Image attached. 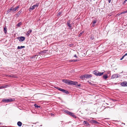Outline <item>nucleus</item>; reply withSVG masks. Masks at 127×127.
Listing matches in <instances>:
<instances>
[{
  "label": "nucleus",
  "instance_id": "6ab92c4d",
  "mask_svg": "<svg viewBox=\"0 0 127 127\" xmlns=\"http://www.w3.org/2000/svg\"><path fill=\"white\" fill-rule=\"evenodd\" d=\"M13 10L12 7H11L10 8L8 9L7 10V12L8 13H9L11 11Z\"/></svg>",
  "mask_w": 127,
  "mask_h": 127
},
{
  "label": "nucleus",
  "instance_id": "3c124183",
  "mask_svg": "<svg viewBox=\"0 0 127 127\" xmlns=\"http://www.w3.org/2000/svg\"><path fill=\"white\" fill-rule=\"evenodd\" d=\"M110 72H108L107 73H108V74H109V73H110Z\"/></svg>",
  "mask_w": 127,
  "mask_h": 127
},
{
  "label": "nucleus",
  "instance_id": "37998d69",
  "mask_svg": "<svg viewBox=\"0 0 127 127\" xmlns=\"http://www.w3.org/2000/svg\"><path fill=\"white\" fill-rule=\"evenodd\" d=\"M73 45V44H69V46L70 47H71V46H72Z\"/></svg>",
  "mask_w": 127,
  "mask_h": 127
},
{
  "label": "nucleus",
  "instance_id": "393cba45",
  "mask_svg": "<svg viewBox=\"0 0 127 127\" xmlns=\"http://www.w3.org/2000/svg\"><path fill=\"white\" fill-rule=\"evenodd\" d=\"M78 61L77 60H70L69 61L70 62H76L77 61Z\"/></svg>",
  "mask_w": 127,
  "mask_h": 127
},
{
  "label": "nucleus",
  "instance_id": "6e6552de",
  "mask_svg": "<svg viewBox=\"0 0 127 127\" xmlns=\"http://www.w3.org/2000/svg\"><path fill=\"white\" fill-rule=\"evenodd\" d=\"M85 78H90L91 77H92V74H85L84 75Z\"/></svg>",
  "mask_w": 127,
  "mask_h": 127
},
{
  "label": "nucleus",
  "instance_id": "2f4dec72",
  "mask_svg": "<svg viewBox=\"0 0 127 127\" xmlns=\"http://www.w3.org/2000/svg\"><path fill=\"white\" fill-rule=\"evenodd\" d=\"M4 88H6L9 87V85H4L3 86Z\"/></svg>",
  "mask_w": 127,
  "mask_h": 127
},
{
  "label": "nucleus",
  "instance_id": "473e14b6",
  "mask_svg": "<svg viewBox=\"0 0 127 127\" xmlns=\"http://www.w3.org/2000/svg\"><path fill=\"white\" fill-rule=\"evenodd\" d=\"M94 120H93V119H91V120H88V121H89V122H91V123H93V121Z\"/></svg>",
  "mask_w": 127,
  "mask_h": 127
},
{
  "label": "nucleus",
  "instance_id": "4468645a",
  "mask_svg": "<svg viewBox=\"0 0 127 127\" xmlns=\"http://www.w3.org/2000/svg\"><path fill=\"white\" fill-rule=\"evenodd\" d=\"M83 124L86 125V126H90V125L88 122L87 121H84L83 123Z\"/></svg>",
  "mask_w": 127,
  "mask_h": 127
},
{
  "label": "nucleus",
  "instance_id": "20e7f679",
  "mask_svg": "<svg viewBox=\"0 0 127 127\" xmlns=\"http://www.w3.org/2000/svg\"><path fill=\"white\" fill-rule=\"evenodd\" d=\"M39 5L38 3H36V4L33 5L32 6H31L29 9V10L30 11H31L32 10L34 9L35 7H37Z\"/></svg>",
  "mask_w": 127,
  "mask_h": 127
},
{
  "label": "nucleus",
  "instance_id": "a18cd8bd",
  "mask_svg": "<svg viewBox=\"0 0 127 127\" xmlns=\"http://www.w3.org/2000/svg\"><path fill=\"white\" fill-rule=\"evenodd\" d=\"M93 121V123H95L96 121H95V120H94Z\"/></svg>",
  "mask_w": 127,
  "mask_h": 127
},
{
  "label": "nucleus",
  "instance_id": "09e8293b",
  "mask_svg": "<svg viewBox=\"0 0 127 127\" xmlns=\"http://www.w3.org/2000/svg\"><path fill=\"white\" fill-rule=\"evenodd\" d=\"M125 11V13H127V10L126 11Z\"/></svg>",
  "mask_w": 127,
  "mask_h": 127
},
{
  "label": "nucleus",
  "instance_id": "9b49d317",
  "mask_svg": "<svg viewBox=\"0 0 127 127\" xmlns=\"http://www.w3.org/2000/svg\"><path fill=\"white\" fill-rule=\"evenodd\" d=\"M32 30L31 29H29V31L27 32L26 35L28 36H29L32 32Z\"/></svg>",
  "mask_w": 127,
  "mask_h": 127
},
{
  "label": "nucleus",
  "instance_id": "e433bc0d",
  "mask_svg": "<svg viewBox=\"0 0 127 127\" xmlns=\"http://www.w3.org/2000/svg\"><path fill=\"white\" fill-rule=\"evenodd\" d=\"M124 57H125L124 56H122V57L120 58V60H122L123 59V58H124Z\"/></svg>",
  "mask_w": 127,
  "mask_h": 127
},
{
  "label": "nucleus",
  "instance_id": "72a5a7b5",
  "mask_svg": "<svg viewBox=\"0 0 127 127\" xmlns=\"http://www.w3.org/2000/svg\"><path fill=\"white\" fill-rule=\"evenodd\" d=\"M55 88L56 89H58L59 90V89H60L61 88H59L58 87H55Z\"/></svg>",
  "mask_w": 127,
  "mask_h": 127
},
{
  "label": "nucleus",
  "instance_id": "4be33fe9",
  "mask_svg": "<svg viewBox=\"0 0 127 127\" xmlns=\"http://www.w3.org/2000/svg\"><path fill=\"white\" fill-rule=\"evenodd\" d=\"M80 78L83 80L85 78L84 75H82L80 77Z\"/></svg>",
  "mask_w": 127,
  "mask_h": 127
},
{
  "label": "nucleus",
  "instance_id": "f03ea898",
  "mask_svg": "<svg viewBox=\"0 0 127 127\" xmlns=\"http://www.w3.org/2000/svg\"><path fill=\"white\" fill-rule=\"evenodd\" d=\"M93 73L97 76H101L103 74L104 72H100L95 70L93 71Z\"/></svg>",
  "mask_w": 127,
  "mask_h": 127
},
{
  "label": "nucleus",
  "instance_id": "603ef678",
  "mask_svg": "<svg viewBox=\"0 0 127 127\" xmlns=\"http://www.w3.org/2000/svg\"><path fill=\"white\" fill-rule=\"evenodd\" d=\"M1 102H0V104H1ZM0 105H1V104H0Z\"/></svg>",
  "mask_w": 127,
  "mask_h": 127
},
{
  "label": "nucleus",
  "instance_id": "412c9836",
  "mask_svg": "<svg viewBox=\"0 0 127 127\" xmlns=\"http://www.w3.org/2000/svg\"><path fill=\"white\" fill-rule=\"evenodd\" d=\"M25 46H18L17 47V49H21L23 48H24Z\"/></svg>",
  "mask_w": 127,
  "mask_h": 127
},
{
  "label": "nucleus",
  "instance_id": "a19ab883",
  "mask_svg": "<svg viewBox=\"0 0 127 127\" xmlns=\"http://www.w3.org/2000/svg\"><path fill=\"white\" fill-rule=\"evenodd\" d=\"M90 84L92 86H94L95 85V84H92L90 82Z\"/></svg>",
  "mask_w": 127,
  "mask_h": 127
},
{
  "label": "nucleus",
  "instance_id": "c756f323",
  "mask_svg": "<svg viewBox=\"0 0 127 127\" xmlns=\"http://www.w3.org/2000/svg\"><path fill=\"white\" fill-rule=\"evenodd\" d=\"M62 13V12H59L58 13V15H57V16H60L61 15Z\"/></svg>",
  "mask_w": 127,
  "mask_h": 127
},
{
  "label": "nucleus",
  "instance_id": "39448f33",
  "mask_svg": "<svg viewBox=\"0 0 127 127\" xmlns=\"http://www.w3.org/2000/svg\"><path fill=\"white\" fill-rule=\"evenodd\" d=\"M17 39L19 40L20 42H22L25 39V37L24 36H21L17 38Z\"/></svg>",
  "mask_w": 127,
  "mask_h": 127
},
{
  "label": "nucleus",
  "instance_id": "b1692460",
  "mask_svg": "<svg viewBox=\"0 0 127 127\" xmlns=\"http://www.w3.org/2000/svg\"><path fill=\"white\" fill-rule=\"evenodd\" d=\"M103 78L105 79H106L108 78V76L106 74L105 75H104L103 76Z\"/></svg>",
  "mask_w": 127,
  "mask_h": 127
},
{
  "label": "nucleus",
  "instance_id": "bb28decb",
  "mask_svg": "<svg viewBox=\"0 0 127 127\" xmlns=\"http://www.w3.org/2000/svg\"><path fill=\"white\" fill-rule=\"evenodd\" d=\"M7 99H2V101L3 102H5L6 103H7Z\"/></svg>",
  "mask_w": 127,
  "mask_h": 127
},
{
  "label": "nucleus",
  "instance_id": "f3484780",
  "mask_svg": "<svg viewBox=\"0 0 127 127\" xmlns=\"http://www.w3.org/2000/svg\"><path fill=\"white\" fill-rule=\"evenodd\" d=\"M36 56H37V57L38 56L39 57V56H40V55H35L32 56H31V57L30 58H31V59H34V58H35L36 57Z\"/></svg>",
  "mask_w": 127,
  "mask_h": 127
},
{
  "label": "nucleus",
  "instance_id": "1a4fd4ad",
  "mask_svg": "<svg viewBox=\"0 0 127 127\" xmlns=\"http://www.w3.org/2000/svg\"><path fill=\"white\" fill-rule=\"evenodd\" d=\"M22 9H21L19 11H18L16 14V17H18L19 16V15L22 13Z\"/></svg>",
  "mask_w": 127,
  "mask_h": 127
},
{
  "label": "nucleus",
  "instance_id": "dca6fc26",
  "mask_svg": "<svg viewBox=\"0 0 127 127\" xmlns=\"http://www.w3.org/2000/svg\"><path fill=\"white\" fill-rule=\"evenodd\" d=\"M17 125L19 127H21L22 125V123L21 122L19 121L17 123Z\"/></svg>",
  "mask_w": 127,
  "mask_h": 127
},
{
  "label": "nucleus",
  "instance_id": "cd10ccee",
  "mask_svg": "<svg viewBox=\"0 0 127 127\" xmlns=\"http://www.w3.org/2000/svg\"><path fill=\"white\" fill-rule=\"evenodd\" d=\"M34 106L35 107H36L37 108L40 107V106L36 104H34Z\"/></svg>",
  "mask_w": 127,
  "mask_h": 127
},
{
  "label": "nucleus",
  "instance_id": "5701e85b",
  "mask_svg": "<svg viewBox=\"0 0 127 127\" xmlns=\"http://www.w3.org/2000/svg\"><path fill=\"white\" fill-rule=\"evenodd\" d=\"M7 103H9L12 102L13 101V99H7Z\"/></svg>",
  "mask_w": 127,
  "mask_h": 127
},
{
  "label": "nucleus",
  "instance_id": "ddd939ff",
  "mask_svg": "<svg viewBox=\"0 0 127 127\" xmlns=\"http://www.w3.org/2000/svg\"><path fill=\"white\" fill-rule=\"evenodd\" d=\"M19 8V5H18L16 6L15 8H14L13 7H12V9H13V12H14V11H15L16 10Z\"/></svg>",
  "mask_w": 127,
  "mask_h": 127
},
{
  "label": "nucleus",
  "instance_id": "864d4df0",
  "mask_svg": "<svg viewBox=\"0 0 127 127\" xmlns=\"http://www.w3.org/2000/svg\"><path fill=\"white\" fill-rule=\"evenodd\" d=\"M42 126V125H41L40 126Z\"/></svg>",
  "mask_w": 127,
  "mask_h": 127
},
{
  "label": "nucleus",
  "instance_id": "2eb2a0df",
  "mask_svg": "<svg viewBox=\"0 0 127 127\" xmlns=\"http://www.w3.org/2000/svg\"><path fill=\"white\" fill-rule=\"evenodd\" d=\"M97 20H94L92 21V25L93 27H94L95 26V23L97 22Z\"/></svg>",
  "mask_w": 127,
  "mask_h": 127
},
{
  "label": "nucleus",
  "instance_id": "de8ad7c7",
  "mask_svg": "<svg viewBox=\"0 0 127 127\" xmlns=\"http://www.w3.org/2000/svg\"><path fill=\"white\" fill-rule=\"evenodd\" d=\"M111 0H108V2L109 3H110Z\"/></svg>",
  "mask_w": 127,
  "mask_h": 127
},
{
  "label": "nucleus",
  "instance_id": "c85d7f7f",
  "mask_svg": "<svg viewBox=\"0 0 127 127\" xmlns=\"http://www.w3.org/2000/svg\"><path fill=\"white\" fill-rule=\"evenodd\" d=\"M21 25L22 23L21 22H20L17 24V25L18 27H19Z\"/></svg>",
  "mask_w": 127,
  "mask_h": 127
},
{
  "label": "nucleus",
  "instance_id": "58836bf2",
  "mask_svg": "<svg viewBox=\"0 0 127 127\" xmlns=\"http://www.w3.org/2000/svg\"><path fill=\"white\" fill-rule=\"evenodd\" d=\"M95 124L96 125H98L99 123L98 122L96 121Z\"/></svg>",
  "mask_w": 127,
  "mask_h": 127
},
{
  "label": "nucleus",
  "instance_id": "423d86ee",
  "mask_svg": "<svg viewBox=\"0 0 127 127\" xmlns=\"http://www.w3.org/2000/svg\"><path fill=\"white\" fill-rule=\"evenodd\" d=\"M48 51V50H45L43 51H41L39 52L38 53L41 55H44Z\"/></svg>",
  "mask_w": 127,
  "mask_h": 127
},
{
  "label": "nucleus",
  "instance_id": "7c9ffc66",
  "mask_svg": "<svg viewBox=\"0 0 127 127\" xmlns=\"http://www.w3.org/2000/svg\"><path fill=\"white\" fill-rule=\"evenodd\" d=\"M64 90V89H62V88H61L60 89H59V90L62 92H63Z\"/></svg>",
  "mask_w": 127,
  "mask_h": 127
},
{
  "label": "nucleus",
  "instance_id": "0eeeda50",
  "mask_svg": "<svg viewBox=\"0 0 127 127\" xmlns=\"http://www.w3.org/2000/svg\"><path fill=\"white\" fill-rule=\"evenodd\" d=\"M121 85L123 87L127 86V82H123L120 83Z\"/></svg>",
  "mask_w": 127,
  "mask_h": 127
},
{
  "label": "nucleus",
  "instance_id": "f257e3e1",
  "mask_svg": "<svg viewBox=\"0 0 127 127\" xmlns=\"http://www.w3.org/2000/svg\"><path fill=\"white\" fill-rule=\"evenodd\" d=\"M63 82L69 85H74L76 87H80L81 86L80 84H78V82L76 81H73L66 79H63L62 80Z\"/></svg>",
  "mask_w": 127,
  "mask_h": 127
},
{
  "label": "nucleus",
  "instance_id": "c03bdc74",
  "mask_svg": "<svg viewBox=\"0 0 127 127\" xmlns=\"http://www.w3.org/2000/svg\"><path fill=\"white\" fill-rule=\"evenodd\" d=\"M74 57H75L76 58H77V55L76 54H75V55L74 56Z\"/></svg>",
  "mask_w": 127,
  "mask_h": 127
},
{
  "label": "nucleus",
  "instance_id": "aec40b11",
  "mask_svg": "<svg viewBox=\"0 0 127 127\" xmlns=\"http://www.w3.org/2000/svg\"><path fill=\"white\" fill-rule=\"evenodd\" d=\"M4 31L5 34H6L7 32V28L6 26L4 28Z\"/></svg>",
  "mask_w": 127,
  "mask_h": 127
},
{
  "label": "nucleus",
  "instance_id": "49530a36",
  "mask_svg": "<svg viewBox=\"0 0 127 127\" xmlns=\"http://www.w3.org/2000/svg\"><path fill=\"white\" fill-rule=\"evenodd\" d=\"M127 55V53L125 54L124 55V56L125 57V56H126Z\"/></svg>",
  "mask_w": 127,
  "mask_h": 127
},
{
  "label": "nucleus",
  "instance_id": "4c0bfd02",
  "mask_svg": "<svg viewBox=\"0 0 127 127\" xmlns=\"http://www.w3.org/2000/svg\"><path fill=\"white\" fill-rule=\"evenodd\" d=\"M125 13V11H123L121 13V14H124Z\"/></svg>",
  "mask_w": 127,
  "mask_h": 127
},
{
  "label": "nucleus",
  "instance_id": "a878e982",
  "mask_svg": "<svg viewBox=\"0 0 127 127\" xmlns=\"http://www.w3.org/2000/svg\"><path fill=\"white\" fill-rule=\"evenodd\" d=\"M84 31H82L79 34L78 36L79 37H81L82 35L84 33Z\"/></svg>",
  "mask_w": 127,
  "mask_h": 127
},
{
  "label": "nucleus",
  "instance_id": "f704fd0d",
  "mask_svg": "<svg viewBox=\"0 0 127 127\" xmlns=\"http://www.w3.org/2000/svg\"><path fill=\"white\" fill-rule=\"evenodd\" d=\"M8 76L9 77H13L14 76L12 75H8Z\"/></svg>",
  "mask_w": 127,
  "mask_h": 127
},
{
  "label": "nucleus",
  "instance_id": "a211bd4d",
  "mask_svg": "<svg viewBox=\"0 0 127 127\" xmlns=\"http://www.w3.org/2000/svg\"><path fill=\"white\" fill-rule=\"evenodd\" d=\"M63 92L64 93H65L67 94H68L69 93L68 92V91L64 89Z\"/></svg>",
  "mask_w": 127,
  "mask_h": 127
},
{
  "label": "nucleus",
  "instance_id": "f8f14e48",
  "mask_svg": "<svg viewBox=\"0 0 127 127\" xmlns=\"http://www.w3.org/2000/svg\"><path fill=\"white\" fill-rule=\"evenodd\" d=\"M70 20H68V21L67 22V25L69 27V29H72V26L71 25L70 23Z\"/></svg>",
  "mask_w": 127,
  "mask_h": 127
},
{
  "label": "nucleus",
  "instance_id": "7ed1b4c3",
  "mask_svg": "<svg viewBox=\"0 0 127 127\" xmlns=\"http://www.w3.org/2000/svg\"><path fill=\"white\" fill-rule=\"evenodd\" d=\"M65 112L67 114L72 117L73 118H76V116L74 115V114L71 112H69L68 110H65Z\"/></svg>",
  "mask_w": 127,
  "mask_h": 127
},
{
  "label": "nucleus",
  "instance_id": "8fccbe9b",
  "mask_svg": "<svg viewBox=\"0 0 127 127\" xmlns=\"http://www.w3.org/2000/svg\"><path fill=\"white\" fill-rule=\"evenodd\" d=\"M118 14V15H121V13L120 14Z\"/></svg>",
  "mask_w": 127,
  "mask_h": 127
},
{
  "label": "nucleus",
  "instance_id": "79ce46f5",
  "mask_svg": "<svg viewBox=\"0 0 127 127\" xmlns=\"http://www.w3.org/2000/svg\"><path fill=\"white\" fill-rule=\"evenodd\" d=\"M3 88H4V87L3 86L1 87H0V89H2Z\"/></svg>",
  "mask_w": 127,
  "mask_h": 127
},
{
  "label": "nucleus",
  "instance_id": "ea45409f",
  "mask_svg": "<svg viewBox=\"0 0 127 127\" xmlns=\"http://www.w3.org/2000/svg\"><path fill=\"white\" fill-rule=\"evenodd\" d=\"M51 115L52 116L54 117L55 116L54 114H53V113H51Z\"/></svg>",
  "mask_w": 127,
  "mask_h": 127
},
{
  "label": "nucleus",
  "instance_id": "c9c22d12",
  "mask_svg": "<svg viewBox=\"0 0 127 127\" xmlns=\"http://www.w3.org/2000/svg\"><path fill=\"white\" fill-rule=\"evenodd\" d=\"M127 0H125L123 2V4H124L127 1Z\"/></svg>",
  "mask_w": 127,
  "mask_h": 127
},
{
  "label": "nucleus",
  "instance_id": "9d476101",
  "mask_svg": "<svg viewBox=\"0 0 127 127\" xmlns=\"http://www.w3.org/2000/svg\"><path fill=\"white\" fill-rule=\"evenodd\" d=\"M119 75H120L117 74H114L112 76L111 78L114 79L115 78H117L119 77Z\"/></svg>",
  "mask_w": 127,
  "mask_h": 127
}]
</instances>
